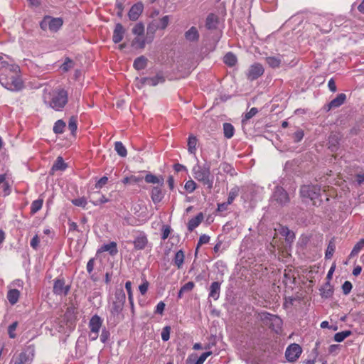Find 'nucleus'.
<instances>
[{
  "instance_id": "obj_7",
  "label": "nucleus",
  "mask_w": 364,
  "mask_h": 364,
  "mask_svg": "<svg viewBox=\"0 0 364 364\" xmlns=\"http://www.w3.org/2000/svg\"><path fill=\"white\" fill-rule=\"evenodd\" d=\"M35 357V349L33 346H28L21 352L15 360V364H31Z\"/></svg>"
},
{
  "instance_id": "obj_40",
  "label": "nucleus",
  "mask_w": 364,
  "mask_h": 364,
  "mask_svg": "<svg viewBox=\"0 0 364 364\" xmlns=\"http://www.w3.org/2000/svg\"><path fill=\"white\" fill-rule=\"evenodd\" d=\"M336 250V243L334 239H332L329 241L327 249L325 253V257L326 259H330L332 257Z\"/></svg>"
},
{
  "instance_id": "obj_17",
  "label": "nucleus",
  "mask_w": 364,
  "mask_h": 364,
  "mask_svg": "<svg viewBox=\"0 0 364 364\" xmlns=\"http://www.w3.org/2000/svg\"><path fill=\"white\" fill-rule=\"evenodd\" d=\"M151 198L154 203H160L164 197V193L161 189V187L154 186L151 190Z\"/></svg>"
},
{
  "instance_id": "obj_41",
  "label": "nucleus",
  "mask_w": 364,
  "mask_h": 364,
  "mask_svg": "<svg viewBox=\"0 0 364 364\" xmlns=\"http://www.w3.org/2000/svg\"><path fill=\"white\" fill-rule=\"evenodd\" d=\"M142 180H143L142 176L132 175L130 176H127V177L124 178L122 180V183L124 184L138 183H140L141 181H142Z\"/></svg>"
},
{
  "instance_id": "obj_23",
  "label": "nucleus",
  "mask_w": 364,
  "mask_h": 364,
  "mask_svg": "<svg viewBox=\"0 0 364 364\" xmlns=\"http://www.w3.org/2000/svg\"><path fill=\"white\" fill-rule=\"evenodd\" d=\"M203 215L202 213H199L196 217L189 220L188 223V229L189 231H193L197 228L203 221Z\"/></svg>"
},
{
  "instance_id": "obj_24",
  "label": "nucleus",
  "mask_w": 364,
  "mask_h": 364,
  "mask_svg": "<svg viewBox=\"0 0 364 364\" xmlns=\"http://www.w3.org/2000/svg\"><path fill=\"white\" fill-rule=\"evenodd\" d=\"M184 259V252L183 250H180L176 252L173 259V263L177 267V269H181L183 267Z\"/></svg>"
},
{
  "instance_id": "obj_10",
  "label": "nucleus",
  "mask_w": 364,
  "mask_h": 364,
  "mask_svg": "<svg viewBox=\"0 0 364 364\" xmlns=\"http://www.w3.org/2000/svg\"><path fill=\"white\" fill-rule=\"evenodd\" d=\"M70 285H65V279L63 278L56 279L54 281L53 291L56 295L66 296L69 291Z\"/></svg>"
},
{
  "instance_id": "obj_51",
  "label": "nucleus",
  "mask_w": 364,
  "mask_h": 364,
  "mask_svg": "<svg viewBox=\"0 0 364 364\" xmlns=\"http://www.w3.org/2000/svg\"><path fill=\"white\" fill-rule=\"evenodd\" d=\"M18 321H14L8 327V334L10 338H15L16 337L15 331L18 327Z\"/></svg>"
},
{
  "instance_id": "obj_11",
  "label": "nucleus",
  "mask_w": 364,
  "mask_h": 364,
  "mask_svg": "<svg viewBox=\"0 0 364 364\" xmlns=\"http://www.w3.org/2000/svg\"><path fill=\"white\" fill-rule=\"evenodd\" d=\"M264 71V68L261 64L255 63L250 66L247 73V78L252 81L255 80L262 75Z\"/></svg>"
},
{
  "instance_id": "obj_33",
  "label": "nucleus",
  "mask_w": 364,
  "mask_h": 364,
  "mask_svg": "<svg viewBox=\"0 0 364 364\" xmlns=\"http://www.w3.org/2000/svg\"><path fill=\"white\" fill-rule=\"evenodd\" d=\"M67 164L61 156H58L52 166V171H64Z\"/></svg>"
},
{
  "instance_id": "obj_29",
  "label": "nucleus",
  "mask_w": 364,
  "mask_h": 364,
  "mask_svg": "<svg viewBox=\"0 0 364 364\" xmlns=\"http://www.w3.org/2000/svg\"><path fill=\"white\" fill-rule=\"evenodd\" d=\"M100 251L109 252L111 255H114L117 253V243L111 242L109 244H105L101 247Z\"/></svg>"
},
{
  "instance_id": "obj_59",
  "label": "nucleus",
  "mask_w": 364,
  "mask_h": 364,
  "mask_svg": "<svg viewBox=\"0 0 364 364\" xmlns=\"http://www.w3.org/2000/svg\"><path fill=\"white\" fill-rule=\"evenodd\" d=\"M194 287H195V284L193 282H188L181 287V291H184V292L191 291L193 290Z\"/></svg>"
},
{
  "instance_id": "obj_47",
  "label": "nucleus",
  "mask_w": 364,
  "mask_h": 364,
  "mask_svg": "<svg viewBox=\"0 0 364 364\" xmlns=\"http://www.w3.org/2000/svg\"><path fill=\"white\" fill-rule=\"evenodd\" d=\"M267 63L273 68H279L281 64V60L276 57H267L266 58Z\"/></svg>"
},
{
  "instance_id": "obj_38",
  "label": "nucleus",
  "mask_w": 364,
  "mask_h": 364,
  "mask_svg": "<svg viewBox=\"0 0 364 364\" xmlns=\"http://www.w3.org/2000/svg\"><path fill=\"white\" fill-rule=\"evenodd\" d=\"M68 129L70 130L73 136H75L77 129V118L75 116H72L69 119Z\"/></svg>"
},
{
  "instance_id": "obj_16",
  "label": "nucleus",
  "mask_w": 364,
  "mask_h": 364,
  "mask_svg": "<svg viewBox=\"0 0 364 364\" xmlns=\"http://www.w3.org/2000/svg\"><path fill=\"white\" fill-rule=\"evenodd\" d=\"M149 242L147 236L142 232L138 235L134 240V246L136 250H144Z\"/></svg>"
},
{
  "instance_id": "obj_55",
  "label": "nucleus",
  "mask_w": 364,
  "mask_h": 364,
  "mask_svg": "<svg viewBox=\"0 0 364 364\" xmlns=\"http://www.w3.org/2000/svg\"><path fill=\"white\" fill-rule=\"evenodd\" d=\"M209 241H210V237L208 235H205V234L200 235L199 237L198 244H197L196 251L198 250V248L201 245L208 243Z\"/></svg>"
},
{
  "instance_id": "obj_35",
  "label": "nucleus",
  "mask_w": 364,
  "mask_h": 364,
  "mask_svg": "<svg viewBox=\"0 0 364 364\" xmlns=\"http://www.w3.org/2000/svg\"><path fill=\"white\" fill-rule=\"evenodd\" d=\"M65 126V122L63 120L59 119L56 121L53 126V132L57 134H63L64 132Z\"/></svg>"
},
{
  "instance_id": "obj_13",
  "label": "nucleus",
  "mask_w": 364,
  "mask_h": 364,
  "mask_svg": "<svg viewBox=\"0 0 364 364\" xmlns=\"http://www.w3.org/2000/svg\"><path fill=\"white\" fill-rule=\"evenodd\" d=\"M144 10V5L141 2L134 4L129 11L128 16L131 21H136Z\"/></svg>"
},
{
  "instance_id": "obj_58",
  "label": "nucleus",
  "mask_w": 364,
  "mask_h": 364,
  "mask_svg": "<svg viewBox=\"0 0 364 364\" xmlns=\"http://www.w3.org/2000/svg\"><path fill=\"white\" fill-rule=\"evenodd\" d=\"M212 354L211 351H208L202 353L198 358L195 364H203L207 358Z\"/></svg>"
},
{
  "instance_id": "obj_31",
  "label": "nucleus",
  "mask_w": 364,
  "mask_h": 364,
  "mask_svg": "<svg viewBox=\"0 0 364 364\" xmlns=\"http://www.w3.org/2000/svg\"><path fill=\"white\" fill-rule=\"evenodd\" d=\"M223 133L224 136L227 139H230L235 134V128L230 123L225 122L223 124Z\"/></svg>"
},
{
  "instance_id": "obj_15",
  "label": "nucleus",
  "mask_w": 364,
  "mask_h": 364,
  "mask_svg": "<svg viewBox=\"0 0 364 364\" xmlns=\"http://www.w3.org/2000/svg\"><path fill=\"white\" fill-rule=\"evenodd\" d=\"M125 29L121 23H117L113 31L112 41L114 43H119L124 38Z\"/></svg>"
},
{
  "instance_id": "obj_37",
  "label": "nucleus",
  "mask_w": 364,
  "mask_h": 364,
  "mask_svg": "<svg viewBox=\"0 0 364 364\" xmlns=\"http://www.w3.org/2000/svg\"><path fill=\"white\" fill-rule=\"evenodd\" d=\"M223 61L226 65L232 67L236 64L237 58L232 53L229 52L224 56Z\"/></svg>"
},
{
  "instance_id": "obj_25",
  "label": "nucleus",
  "mask_w": 364,
  "mask_h": 364,
  "mask_svg": "<svg viewBox=\"0 0 364 364\" xmlns=\"http://www.w3.org/2000/svg\"><path fill=\"white\" fill-rule=\"evenodd\" d=\"M220 283L218 282H213L210 287L209 297L217 300L220 296Z\"/></svg>"
},
{
  "instance_id": "obj_21",
  "label": "nucleus",
  "mask_w": 364,
  "mask_h": 364,
  "mask_svg": "<svg viewBox=\"0 0 364 364\" xmlns=\"http://www.w3.org/2000/svg\"><path fill=\"white\" fill-rule=\"evenodd\" d=\"M144 180L148 183L158 184L161 187L164 186V178L162 176H156L152 173H148L145 176Z\"/></svg>"
},
{
  "instance_id": "obj_45",
  "label": "nucleus",
  "mask_w": 364,
  "mask_h": 364,
  "mask_svg": "<svg viewBox=\"0 0 364 364\" xmlns=\"http://www.w3.org/2000/svg\"><path fill=\"white\" fill-rule=\"evenodd\" d=\"M239 188L237 186H235L232 188L229 193H228V204H232L234 200L237 197L239 194Z\"/></svg>"
},
{
  "instance_id": "obj_18",
  "label": "nucleus",
  "mask_w": 364,
  "mask_h": 364,
  "mask_svg": "<svg viewBox=\"0 0 364 364\" xmlns=\"http://www.w3.org/2000/svg\"><path fill=\"white\" fill-rule=\"evenodd\" d=\"M102 324V320L97 315H94L90 320L89 328L93 333H99Z\"/></svg>"
},
{
  "instance_id": "obj_42",
  "label": "nucleus",
  "mask_w": 364,
  "mask_h": 364,
  "mask_svg": "<svg viewBox=\"0 0 364 364\" xmlns=\"http://www.w3.org/2000/svg\"><path fill=\"white\" fill-rule=\"evenodd\" d=\"M144 25L143 23L139 22L134 25L132 28V33L136 36H144Z\"/></svg>"
},
{
  "instance_id": "obj_34",
  "label": "nucleus",
  "mask_w": 364,
  "mask_h": 364,
  "mask_svg": "<svg viewBox=\"0 0 364 364\" xmlns=\"http://www.w3.org/2000/svg\"><path fill=\"white\" fill-rule=\"evenodd\" d=\"M43 199L38 198L32 202L31 205V214L34 215L38 212L43 207Z\"/></svg>"
},
{
  "instance_id": "obj_52",
  "label": "nucleus",
  "mask_w": 364,
  "mask_h": 364,
  "mask_svg": "<svg viewBox=\"0 0 364 364\" xmlns=\"http://www.w3.org/2000/svg\"><path fill=\"white\" fill-rule=\"evenodd\" d=\"M156 21H158L159 28L164 30L168 26V21H169V17H168V16H164L159 20H156Z\"/></svg>"
},
{
  "instance_id": "obj_27",
  "label": "nucleus",
  "mask_w": 364,
  "mask_h": 364,
  "mask_svg": "<svg viewBox=\"0 0 364 364\" xmlns=\"http://www.w3.org/2000/svg\"><path fill=\"white\" fill-rule=\"evenodd\" d=\"M275 231H278L279 233L284 236L288 241L292 240L294 237L293 232L289 230L287 227L279 225L278 228H275Z\"/></svg>"
},
{
  "instance_id": "obj_60",
  "label": "nucleus",
  "mask_w": 364,
  "mask_h": 364,
  "mask_svg": "<svg viewBox=\"0 0 364 364\" xmlns=\"http://www.w3.org/2000/svg\"><path fill=\"white\" fill-rule=\"evenodd\" d=\"M40 239L38 235H36L33 236V237L31 239L30 245L31 247L34 249L37 250L39 246Z\"/></svg>"
},
{
  "instance_id": "obj_8",
  "label": "nucleus",
  "mask_w": 364,
  "mask_h": 364,
  "mask_svg": "<svg viewBox=\"0 0 364 364\" xmlns=\"http://www.w3.org/2000/svg\"><path fill=\"white\" fill-rule=\"evenodd\" d=\"M302 353L301 347L296 343H291L289 345L285 351V356L289 362H295L301 355Z\"/></svg>"
},
{
  "instance_id": "obj_6",
  "label": "nucleus",
  "mask_w": 364,
  "mask_h": 364,
  "mask_svg": "<svg viewBox=\"0 0 364 364\" xmlns=\"http://www.w3.org/2000/svg\"><path fill=\"white\" fill-rule=\"evenodd\" d=\"M320 193L321 187L318 185H304L300 188L301 196L311 200L317 199L320 196Z\"/></svg>"
},
{
  "instance_id": "obj_49",
  "label": "nucleus",
  "mask_w": 364,
  "mask_h": 364,
  "mask_svg": "<svg viewBox=\"0 0 364 364\" xmlns=\"http://www.w3.org/2000/svg\"><path fill=\"white\" fill-rule=\"evenodd\" d=\"M338 144V138L336 135H331L328 141V148L331 149V151H334L336 149L337 145Z\"/></svg>"
},
{
  "instance_id": "obj_26",
  "label": "nucleus",
  "mask_w": 364,
  "mask_h": 364,
  "mask_svg": "<svg viewBox=\"0 0 364 364\" xmlns=\"http://www.w3.org/2000/svg\"><path fill=\"white\" fill-rule=\"evenodd\" d=\"M185 38L188 41H197L199 38L198 29L195 26H192L185 33Z\"/></svg>"
},
{
  "instance_id": "obj_30",
  "label": "nucleus",
  "mask_w": 364,
  "mask_h": 364,
  "mask_svg": "<svg viewBox=\"0 0 364 364\" xmlns=\"http://www.w3.org/2000/svg\"><path fill=\"white\" fill-rule=\"evenodd\" d=\"M321 296L323 298H329L333 295V289L329 282H326L325 285L320 289Z\"/></svg>"
},
{
  "instance_id": "obj_36",
  "label": "nucleus",
  "mask_w": 364,
  "mask_h": 364,
  "mask_svg": "<svg viewBox=\"0 0 364 364\" xmlns=\"http://www.w3.org/2000/svg\"><path fill=\"white\" fill-rule=\"evenodd\" d=\"M197 138L194 136H189L188 139V150L191 154H195L197 145Z\"/></svg>"
},
{
  "instance_id": "obj_9",
  "label": "nucleus",
  "mask_w": 364,
  "mask_h": 364,
  "mask_svg": "<svg viewBox=\"0 0 364 364\" xmlns=\"http://www.w3.org/2000/svg\"><path fill=\"white\" fill-rule=\"evenodd\" d=\"M139 85L137 87L141 88L144 85L156 86L159 83H163L165 81V77L161 73L156 74L152 77H141L137 79Z\"/></svg>"
},
{
  "instance_id": "obj_3",
  "label": "nucleus",
  "mask_w": 364,
  "mask_h": 364,
  "mask_svg": "<svg viewBox=\"0 0 364 364\" xmlns=\"http://www.w3.org/2000/svg\"><path fill=\"white\" fill-rule=\"evenodd\" d=\"M50 96L51 98L49 101V106L56 111L61 110L68 102V92L64 89L54 90Z\"/></svg>"
},
{
  "instance_id": "obj_61",
  "label": "nucleus",
  "mask_w": 364,
  "mask_h": 364,
  "mask_svg": "<svg viewBox=\"0 0 364 364\" xmlns=\"http://www.w3.org/2000/svg\"><path fill=\"white\" fill-rule=\"evenodd\" d=\"M171 232V228L168 225H164L162 229V235L161 239L163 240H165L167 239L170 235Z\"/></svg>"
},
{
  "instance_id": "obj_54",
  "label": "nucleus",
  "mask_w": 364,
  "mask_h": 364,
  "mask_svg": "<svg viewBox=\"0 0 364 364\" xmlns=\"http://www.w3.org/2000/svg\"><path fill=\"white\" fill-rule=\"evenodd\" d=\"M170 332H171V327L169 326H166L163 328L161 331V339L164 341H167L170 338Z\"/></svg>"
},
{
  "instance_id": "obj_63",
  "label": "nucleus",
  "mask_w": 364,
  "mask_h": 364,
  "mask_svg": "<svg viewBox=\"0 0 364 364\" xmlns=\"http://www.w3.org/2000/svg\"><path fill=\"white\" fill-rule=\"evenodd\" d=\"M258 110L256 107H252L250 109L249 112H247L245 115V119L248 120L253 117L257 113Z\"/></svg>"
},
{
  "instance_id": "obj_46",
  "label": "nucleus",
  "mask_w": 364,
  "mask_h": 364,
  "mask_svg": "<svg viewBox=\"0 0 364 364\" xmlns=\"http://www.w3.org/2000/svg\"><path fill=\"white\" fill-rule=\"evenodd\" d=\"M74 65L75 63L72 59H70V58H66L65 62L61 65L60 69L62 70V71L65 73L70 70L71 68H73Z\"/></svg>"
},
{
  "instance_id": "obj_20",
  "label": "nucleus",
  "mask_w": 364,
  "mask_h": 364,
  "mask_svg": "<svg viewBox=\"0 0 364 364\" xmlns=\"http://www.w3.org/2000/svg\"><path fill=\"white\" fill-rule=\"evenodd\" d=\"M346 100V94H344V93L338 94L336 98H334L329 102V104L328 105V110H330L331 109H333V108L339 107L345 102Z\"/></svg>"
},
{
  "instance_id": "obj_44",
  "label": "nucleus",
  "mask_w": 364,
  "mask_h": 364,
  "mask_svg": "<svg viewBox=\"0 0 364 364\" xmlns=\"http://www.w3.org/2000/svg\"><path fill=\"white\" fill-rule=\"evenodd\" d=\"M94 195L98 196L95 200H91L94 205H98L109 201V200L99 191L94 193Z\"/></svg>"
},
{
  "instance_id": "obj_4",
  "label": "nucleus",
  "mask_w": 364,
  "mask_h": 364,
  "mask_svg": "<svg viewBox=\"0 0 364 364\" xmlns=\"http://www.w3.org/2000/svg\"><path fill=\"white\" fill-rule=\"evenodd\" d=\"M126 301V295L123 289H117L114 293V299L110 305V314L114 317L119 316L123 310Z\"/></svg>"
},
{
  "instance_id": "obj_64",
  "label": "nucleus",
  "mask_w": 364,
  "mask_h": 364,
  "mask_svg": "<svg viewBox=\"0 0 364 364\" xmlns=\"http://www.w3.org/2000/svg\"><path fill=\"white\" fill-rule=\"evenodd\" d=\"M148 288L149 282L147 281H145L139 287V291L142 295H144L147 292Z\"/></svg>"
},
{
  "instance_id": "obj_56",
  "label": "nucleus",
  "mask_w": 364,
  "mask_h": 364,
  "mask_svg": "<svg viewBox=\"0 0 364 364\" xmlns=\"http://www.w3.org/2000/svg\"><path fill=\"white\" fill-rule=\"evenodd\" d=\"M352 287H353V286H352L351 282L349 281H346L343 283V284L342 285L343 293L345 295L348 294L350 292Z\"/></svg>"
},
{
  "instance_id": "obj_39",
  "label": "nucleus",
  "mask_w": 364,
  "mask_h": 364,
  "mask_svg": "<svg viewBox=\"0 0 364 364\" xmlns=\"http://www.w3.org/2000/svg\"><path fill=\"white\" fill-rule=\"evenodd\" d=\"M114 149L121 157H125L127 155V151L124 144L121 141H116L114 144Z\"/></svg>"
},
{
  "instance_id": "obj_28",
  "label": "nucleus",
  "mask_w": 364,
  "mask_h": 364,
  "mask_svg": "<svg viewBox=\"0 0 364 364\" xmlns=\"http://www.w3.org/2000/svg\"><path fill=\"white\" fill-rule=\"evenodd\" d=\"M20 291L18 289H10L7 293V299L11 305H14L18 301Z\"/></svg>"
},
{
  "instance_id": "obj_14",
  "label": "nucleus",
  "mask_w": 364,
  "mask_h": 364,
  "mask_svg": "<svg viewBox=\"0 0 364 364\" xmlns=\"http://www.w3.org/2000/svg\"><path fill=\"white\" fill-rule=\"evenodd\" d=\"M260 316H261V319L263 321L266 322V324L269 325V328H273V327L272 326L273 324L279 326L282 323L281 319L278 316H277L275 315H272V314L267 313V312L262 313Z\"/></svg>"
},
{
  "instance_id": "obj_1",
  "label": "nucleus",
  "mask_w": 364,
  "mask_h": 364,
  "mask_svg": "<svg viewBox=\"0 0 364 364\" xmlns=\"http://www.w3.org/2000/svg\"><path fill=\"white\" fill-rule=\"evenodd\" d=\"M3 69L0 74V84L12 92H18L23 87V82L20 75L19 67L3 62Z\"/></svg>"
},
{
  "instance_id": "obj_5",
  "label": "nucleus",
  "mask_w": 364,
  "mask_h": 364,
  "mask_svg": "<svg viewBox=\"0 0 364 364\" xmlns=\"http://www.w3.org/2000/svg\"><path fill=\"white\" fill-rule=\"evenodd\" d=\"M63 24L62 18L46 16L40 23V27L43 31L48 30L52 33H55L62 27Z\"/></svg>"
},
{
  "instance_id": "obj_62",
  "label": "nucleus",
  "mask_w": 364,
  "mask_h": 364,
  "mask_svg": "<svg viewBox=\"0 0 364 364\" xmlns=\"http://www.w3.org/2000/svg\"><path fill=\"white\" fill-rule=\"evenodd\" d=\"M125 288L128 294L129 301H132L133 299V294L132 291V282L130 281H127L125 283Z\"/></svg>"
},
{
  "instance_id": "obj_12",
  "label": "nucleus",
  "mask_w": 364,
  "mask_h": 364,
  "mask_svg": "<svg viewBox=\"0 0 364 364\" xmlns=\"http://www.w3.org/2000/svg\"><path fill=\"white\" fill-rule=\"evenodd\" d=\"M274 199L280 204L284 205L289 202V197L287 191L282 187H277L274 192Z\"/></svg>"
},
{
  "instance_id": "obj_53",
  "label": "nucleus",
  "mask_w": 364,
  "mask_h": 364,
  "mask_svg": "<svg viewBox=\"0 0 364 364\" xmlns=\"http://www.w3.org/2000/svg\"><path fill=\"white\" fill-rule=\"evenodd\" d=\"M364 246V238L360 239L354 246L352 250L351 255L358 254Z\"/></svg>"
},
{
  "instance_id": "obj_32",
  "label": "nucleus",
  "mask_w": 364,
  "mask_h": 364,
  "mask_svg": "<svg viewBox=\"0 0 364 364\" xmlns=\"http://www.w3.org/2000/svg\"><path fill=\"white\" fill-rule=\"evenodd\" d=\"M146 64L147 58L144 56H140L135 59L134 62V68L137 70H140L145 68Z\"/></svg>"
},
{
  "instance_id": "obj_2",
  "label": "nucleus",
  "mask_w": 364,
  "mask_h": 364,
  "mask_svg": "<svg viewBox=\"0 0 364 364\" xmlns=\"http://www.w3.org/2000/svg\"><path fill=\"white\" fill-rule=\"evenodd\" d=\"M193 178L201 183L210 192L213 188L214 176L211 173L210 167L208 165L196 164L192 168Z\"/></svg>"
},
{
  "instance_id": "obj_50",
  "label": "nucleus",
  "mask_w": 364,
  "mask_h": 364,
  "mask_svg": "<svg viewBox=\"0 0 364 364\" xmlns=\"http://www.w3.org/2000/svg\"><path fill=\"white\" fill-rule=\"evenodd\" d=\"M71 202L74 205L83 208H85L87 204V199L85 197L73 199Z\"/></svg>"
},
{
  "instance_id": "obj_19",
  "label": "nucleus",
  "mask_w": 364,
  "mask_h": 364,
  "mask_svg": "<svg viewBox=\"0 0 364 364\" xmlns=\"http://www.w3.org/2000/svg\"><path fill=\"white\" fill-rule=\"evenodd\" d=\"M159 29L158 27V21L156 20L152 21L147 26L146 37L148 43H151L154 38L156 31Z\"/></svg>"
},
{
  "instance_id": "obj_43",
  "label": "nucleus",
  "mask_w": 364,
  "mask_h": 364,
  "mask_svg": "<svg viewBox=\"0 0 364 364\" xmlns=\"http://www.w3.org/2000/svg\"><path fill=\"white\" fill-rule=\"evenodd\" d=\"M352 334L350 331H343L338 333H336L334 335V341L336 342H342L347 337L350 336Z\"/></svg>"
},
{
  "instance_id": "obj_57",
  "label": "nucleus",
  "mask_w": 364,
  "mask_h": 364,
  "mask_svg": "<svg viewBox=\"0 0 364 364\" xmlns=\"http://www.w3.org/2000/svg\"><path fill=\"white\" fill-rule=\"evenodd\" d=\"M108 183V178L107 176H103L100 178L97 182L95 183V188L101 189Z\"/></svg>"
},
{
  "instance_id": "obj_22",
  "label": "nucleus",
  "mask_w": 364,
  "mask_h": 364,
  "mask_svg": "<svg viewBox=\"0 0 364 364\" xmlns=\"http://www.w3.org/2000/svg\"><path fill=\"white\" fill-rule=\"evenodd\" d=\"M146 43H148L146 36H136L132 41V46L134 48L143 49Z\"/></svg>"
},
{
  "instance_id": "obj_48",
  "label": "nucleus",
  "mask_w": 364,
  "mask_h": 364,
  "mask_svg": "<svg viewBox=\"0 0 364 364\" xmlns=\"http://www.w3.org/2000/svg\"><path fill=\"white\" fill-rule=\"evenodd\" d=\"M185 190L189 193H193L197 188V183L192 179L187 181L184 185Z\"/></svg>"
}]
</instances>
